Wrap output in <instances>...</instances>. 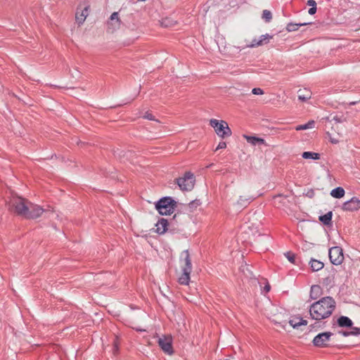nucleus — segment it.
<instances>
[{"label":"nucleus","mask_w":360,"mask_h":360,"mask_svg":"<svg viewBox=\"0 0 360 360\" xmlns=\"http://www.w3.org/2000/svg\"><path fill=\"white\" fill-rule=\"evenodd\" d=\"M335 309V301L331 297H323L310 306L309 313L314 320L320 321L329 317Z\"/></svg>","instance_id":"obj_1"},{"label":"nucleus","mask_w":360,"mask_h":360,"mask_svg":"<svg viewBox=\"0 0 360 360\" xmlns=\"http://www.w3.org/2000/svg\"><path fill=\"white\" fill-rule=\"evenodd\" d=\"M29 203L30 201L27 199L13 193L6 200V205L8 210L23 217L26 210L28 209Z\"/></svg>","instance_id":"obj_2"},{"label":"nucleus","mask_w":360,"mask_h":360,"mask_svg":"<svg viewBox=\"0 0 360 360\" xmlns=\"http://www.w3.org/2000/svg\"><path fill=\"white\" fill-rule=\"evenodd\" d=\"M176 206V202L171 197H164L155 204V208L161 215L172 214Z\"/></svg>","instance_id":"obj_3"},{"label":"nucleus","mask_w":360,"mask_h":360,"mask_svg":"<svg viewBox=\"0 0 360 360\" xmlns=\"http://www.w3.org/2000/svg\"><path fill=\"white\" fill-rule=\"evenodd\" d=\"M210 124L214 129L216 134L222 139L229 137L232 134L231 130L226 121L211 119Z\"/></svg>","instance_id":"obj_4"},{"label":"nucleus","mask_w":360,"mask_h":360,"mask_svg":"<svg viewBox=\"0 0 360 360\" xmlns=\"http://www.w3.org/2000/svg\"><path fill=\"white\" fill-rule=\"evenodd\" d=\"M188 216L184 214H175L169 221L171 232L181 231L188 221Z\"/></svg>","instance_id":"obj_5"},{"label":"nucleus","mask_w":360,"mask_h":360,"mask_svg":"<svg viewBox=\"0 0 360 360\" xmlns=\"http://www.w3.org/2000/svg\"><path fill=\"white\" fill-rule=\"evenodd\" d=\"M177 184L182 191H191L194 186L195 179L193 174L188 172L184 177L177 179Z\"/></svg>","instance_id":"obj_6"},{"label":"nucleus","mask_w":360,"mask_h":360,"mask_svg":"<svg viewBox=\"0 0 360 360\" xmlns=\"http://www.w3.org/2000/svg\"><path fill=\"white\" fill-rule=\"evenodd\" d=\"M158 342V345L165 353L169 355L173 354L172 338L171 335H162L160 337Z\"/></svg>","instance_id":"obj_7"},{"label":"nucleus","mask_w":360,"mask_h":360,"mask_svg":"<svg viewBox=\"0 0 360 360\" xmlns=\"http://www.w3.org/2000/svg\"><path fill=\"white\" fill-rule=\"evenodd\" d=\"M46 211L41 207L30 202L28 209L26 210L24 217L26 219H36L39 217Z\"/></svg>","instance_id":"obj_8"},{"label":"nucleus","mask_w":360,"mask_h":360,"mask_svg":"<svg viewBox=\"0 0 360 360\" xmlns=\"http://www.w3.org/2000/svg\"><path fill=\"white\" fill-rule=\"evenodd\" d=\"M333 335L331 332H323L319 333L316 335L313 340V344L314 346L318 347H327L328 342L330 340V337Z\"/></svg>","instance_id":"obj_9"},{"label":"nucleus","mask_w":360,"mask_h":360,"mask_svg":"<svg viewBox=\"0 0 360 360\" xmlns=\"http://www.w3.org/2000/svg\"><path fill=\"white\" fill-rule=\"evenodd\" d=\"M329 258L332 264L335 265L340 264L344 259L342 250L338 246L330 248Z\"/></svg>","instance_id":"obj_10"},{"label":"nucleus","mask_w":360,"mask_h":360,"mask_svg":"<svg viewBox=\"0 0 360 360\" xmlns=\"http://www.w3.org/2000/svg\"><path fill=\"white\" fill-rule=\"evenodd\" d=\"M342 209L347 212H354L360 209V199L353 197L343 203Z\"/></svg>","instance_id":"obj_11"},{"label":"nucleus","mask_w":360,"mask_h":360,"mask_svg":"<svg viewBox=\"0 0 360 360\" xmlns=\"http://www.w3.org/2000/svg\"><path fill=\"white\" fill-rule=\"evenodd\" d=\"M181 258L184 259V265L182 267V271L185 272H191L192 264L188 250H184L181 254Z\"/></svg>","instance_id":"obj_12"},{"label":"nucleus","mask_w":360,"mask_h":360,"mask_svg":"<svg viewBox=\"0 0 360 360\" xmlns=\"http://www.w3.org/2000/svg\"><path fill=\"white\" fill-rule=\"evenodd\" d=\"M156 232L160 234H163L166 231H169V224L167 219L164 218L160 219L155 224Z\"/></svg>","instance_id":"obj_13"},{"label":"nucleus","mask_w":360,"mask_h":360,"mask_svg":"<svg viewBox=\"0 0 360 360\" xmlns=\"http://www.w3.org/2000/svg\"><path fill=\"white\" fill-rule=\"evenodd\" d=\"M289 323L293 328L299 329L300 326H307V321L300 317H294L289 321Z\"/></svg>","instance_id":"obj_14"},{"label":"nucleus","mask_w":360,"mask_h":360,"mask_svg":"<svg viewBox=\"0 0 360 360\" xmlns=\"http://www.w3.org/2000/svg\"><path fill=\"white\" fill-rule=\"evenodd\" d=\"M88 8V6H86L83 10H82L81 13L79 11L76 13L75 19L79 25H81L84 22L86 16L89 14Z\"/></svg>","instance_id":"obj_15"},{"label":"nucleus","mask_w":360,"mask_h":360,"mask_svg":"<svg viewBox=\"0 0 360 360\" xmlns=\"http://www.w3.org/2000/svg\"><path fill=\"white\" fill-rule=\"evenodd\" d=\"M244 138L248 143H251L253 146L264 144L265 142L263 139L256 136L244 135Z\"/></svg>","instance_id":"obj_16"},{"label":"nucleus","mask_w":360,"mask_h":360,"mask_svg":"<svg viewBox=\"0 0 360 360\" xmlns=\"http://www.w3.org/2000/svg\"><path fill=\"white\" fill-rule=\"evenodd\" d=\"M311 96V92L307 89H300L298 91V98L302 101H307Z\"/></svg>","instance_id":"obj_17"},{"label":"nucleus","mask_w":360,"mask_h":360,"mask_svg":"<svg viewBox=\"0 0 360 360\" xmlns=\"http://www.w3.org/2000/svg\"><path fill=\"white\" fill-rule=\"evenodd\" d=\"M338 324L340 327H352V321L347 316H340L338 321Z\"/></svg>","instance_id":"obj_18"},{"label":"nucleus","mask_w":360,"mask_h":360,"mask_svg":"<svg viewBox=\"0 0 360 360\" xmlns=\"http://www.w3.org/2000/svg\"><path fill=\"white\" fill-rule=\"evenodd\" d=\"M310 266L313 271H317L323 268V263L319 260L311 259L310 261Z\"/></svg>","instance_id":"obj_19"},{"label":"nucleus","mask_w":360,"mask_h":360,"mask_svg":"<svg viewBox=\"0 0 360 360\" xmlns=\"http://www.w3.org/2000/svg\"><path fill=\"white\" fill-rule=\"evenodd\" d=\"M345 190L342 187H337L330 192L331 196L335 198H341L345 195Z\"/></svg>","instance_id":"obj_20"},{"label":"nucleus","mask_w":360,"mask_h":360,"mask_svg":"<svg viewBox=\"0 0 360 360\" xmlns=\"http://www.w3.org/2000/svg\"><path fill=\"white\" fill-rule=\"evenodd\" d=\"M254 199L252 196H240L237 204L240 207L247 206Z\"/></svg>","instance_id":"obj_21"},{"label":"nucleus","mask_w":360,"mask_h":360,"mask_svg":"<svg viewBox=\"0 0 360 360\" xmlns=\"http://www.w3.org/2000/svg\"><path fill=\"white\" fill-rule=\"evenodd\" d=\"M321 287L318 285H314L311 287L310 290V297L313 300H316L318 298L321 293Z\"/></svg>","instance_id":"obj_22"},{"label":"nucleus","mask_w":360,"mask_h":360,"mask_svg":"<svg viewBox=\"0 0 360 360\" xmlns=\"http://www.w3.org/2000/svg\"><path fill=\"white\" fill-rule=\"evenodd\" d=\"M314 126H315V122L314 120H310L304 124L297 125L295 127V129L297 131L306 130V129H312L314 127Z\"/></svg>","instance_id":"obj_23"},{"label":"nucleus","mask_w":360,"mask_h":360,"mask_svg":"<svg viewBox=\"0 0 360 360\" xmlns=\"http://www.w3.org/2000/svg\"><path fill=\"white\" fill-rule=\"evenodd\" d=\"M273 36L270 35L269 34H265L260 36L259 39H258V42L256 43V44H259L260 46L266 44L269 42V40L272 39Z\"/></svg>","instance_id":"obj_24"},{"label":"nucleus","mask_w":360,"mask_h":360,"mask_svg":"<svg viewBox=\"0 0 360 360\" xmlns=\"http://www.w3.org/2000/svg\"><path fill=\"white\" fill-rule=\"evenodd\" d=\"M190 274H191V272L183 271L182 275L179 278V283H181L182 285L188 284V282L190 281Z\"/></svg>","instance_id":"obj_25"},{"label":"nucleus","mask_w":360,"mask_h":360,"mask_svg":"<svg viewBox=\"0 0 360 360\" xmlns=\"http://www.w3.org/2000/svg\"><path fill=\"white\" fill-rule=\"evenodd\" d=\"M308 25V23H292V22H290L286 26V30L288 31V32H293V31H296L299 29L300 27L301 26H303V25Z\"/></svg>","instance_id":"obj_26"},{"label":"nucleus","mask_w":360,"mask_h":360,"mask_svg":"<svg viewBox=\"0 0 360 360\" xmlns=\"http://www.w3.org/2000/svg\"><path fill=\"white\" fill-rule=\"evenodd\" d=\"M302 156L304 159L319 160L320 158V154L314 152H304Z\"/></svg>","instance_id":"obj_27"},{"label":"nucleus","mask_w":360,"mask_h":360,"mask_svg":"<svg viewBox=\"0 0 360 360\" xmlns=\"http://www.w3.org/2000/svg\"><path fill=\"white\" fill-rule=\"evenodd\" d=\"M332 216H333L332 212H328L326 214L320 216L319 220L324 224L328 225L331 221Z\"/></svg>","instance_id":"obj_28"},{"label":"nucleus","mask_w":360,"mask_h":360,"mask_svg":"<svg viewBox=\"0 0 360 360\" xmlns=\"http://www.w3.org/2000/svg\"><path fill=\"white\" fill-rule=\"evenodd\" d=\"M110 25H113L115 28H118L120 27V20L118 18V13L117 12H114L112 13L110 16Z\"/></svg>","instance_id":"obj_29"},{"label":"nucleus","mask_w":360,"mask_h":360,"mask_svg":"<svg viewBox=\"0 0 360 360\" xmlns=\"http://www.w3.org/2000/svg\"><path fill=\"white\" fill-rule=\"evenodd\" d=\"M262 18L265 22H269L272 19V13L269 10H264Z\"/></svg>","instance_id":"obj_30"},{"label":"nucleus","mask_w":360,"mask_h":360,"mask_svg":"<svg viewBox=\"0 0 360 360\" xmlns=\"http://www.w3.org/2000/svg\"><path fill=\"white\" fill-rule=\"evenodd\" d=\"M285 256L286 257V258L288 259L289 262H290L292 264L295 263V255L293 253H292L290 252H288L285 253Z\"/></svg>","instance_id":"obj_31"},{"label":"nucleus","mask_w":360,"mask_h":360,"mask_svg":"<svg viewBox=\"0 0 360 360\" xmlns=\"http://www.w3.org/2000/svg\"><path fill=\"white\" fill-rule=\"evenodd\" d=\"M332 120H334L336 123H341L345 121V118L342 115H335L333 117Z\"/></svg>","instance_id":"obj_32"},{"label":"nucleus","mask_w":360,"mask_h":360,"mask_svg":"<svg viewBox=\"0 0 360 360\" xmlns=\"http://www.w3.org/2000/svg\"><path fill=\"white\" fill-rule=\"evenodd\" d=\"M252 93L255 95H262L264 94V91L260 88H254L252 90Z\"/></svg>","instance_id":"obj_33"},{"label":"nucleus","mask_w":360,"mask_h":360,"mask_svg":"<svg viewBox=\"0 0 360 360\" xmlns=\"http://www.w3.org/2000/svg\"><path fill=\"white\" fill-rule=\"evenodd\" d=\"M198 205H200L198 200H193L188 204L191 209L196 208Z\"/></svg>","instance_id":"obj_34"},{"label":"nucleus","mask_w":360,"mask_h":360,"mask_svg":"<svg viewBox=\"0 0 360 360\" xmlns=\"http://www.w3.org/2000/svg\"><path fill=\"white\" fill-rule=\"evenodd\" d=\"M351 335H357L360 334V328L354 327L350 331Z\"/></svg>","instance_id":"obj_35"},{"label":"nucleus","mask_w":360,"mask_h":360,"mask_svg":"<svg viewBox=\"0 0 360 360\" xmlns=\"http://www.w3.org/2000/svg\"><path fill=\"white\" fill-rule=\"evenodd\" d=\"M257 42H258V39H254L252 40V41L251 42V44H250L247 45V46H248V47H250V48H254V47H256V46H259L260 45H259V44H256V43H257Z\"/></svg>","instance_id":"obj_36"},{"label":"nucleus","mask_w":360,"mask_h":360,"mask_svg":"<svg viewBox=\"0 0 360 360\" xmlns=\"http://www.w3.org/2000/svg\"><path fill=\"white\" fill-rule=\"evenodd\" d=\"M226 147V142L224 141H221L219 142V143L218 144L216 150H219V149H224Z\"/></svg>","instance_id":"obj_37"},{"label":"nucleus","mask_w":360,"mask_h":360,"mask_svg":"<svg viewBox=\"0 0 360 360\" xmlns=\"http://www.w3.org/2000/svg\"><path fill=\"white\" fill-rule=\"evenodd\" d=\"M143 117L146 119H148L149 120H154V117L151 113L146 112V114L143 115Z\"/></svg>","instance_id":"obj_38"},{"label":"nucleus","mask_w":360,"mask_h":360,"mask_svg":"<svg viewBox=\"0 0 360 360\" xmlns=\"http://www.w3.org/2000/svg\"><path fill=\"white\" fill-rule=\"evenodd\" d=\"M307 4L311 7H316V3L314 0H308Z\"/></svg>","instance_id":"obj_39"},{"label":"nucleus","mask_w":360,"mask_h":360,"mask_svg":"<svg viewBox=\"0 0 360 360\" xmlns=\"http://www.w3.org/2000/svg\"><path fill=\"white\" fill-rule=\"evenodd\" d=\"M162 25L165 27H168V26H170L172 25V24L170 23L169 22V20L166 18L165 20H162Z\"/></svg>","instance_id":"obj_40"},{"label":"nucleus","mask_w":360,"mask_h":360,"mask_svg":"<svg viewBox=\"0 0 360 360\" xmlns=\"http://www.w3.org/2000/svg\"><path fill=\"white\" fill-rule=\"evenodd\" d=\"M316 12V7H311L309 11H308V13L310 14V15H314L315 14V13Z\"/></svg>","instance_id":"obj_41"},{"label":"nucleus","mask_w":360,"mask_h":360,"mask_svg":"<svg viewBox=\"0 0 360 360\" xmlns=\"http://www.w3.org/2000/svg\"><path fill=\"white\" fill-rule=\"evenodd\" d=\"M330 142H331V143H338V142H339V140H338V139H335V138H333V137H331V136H330Z\"/></svg>","instance_id":"obj_42"},{"label":"nucleus","mask_w":360,"mask_h":360,"mask_svg":"<svg viewBox=\"0 0 360 360\" xmlns=\"http://www.w3.org/2000/svg\"><path fill=\"white\" fill-rule=\"evenodd\" d=\"M264 290L266 292H268L270 290V285L269 283H266V285L264 286Z\"/></svg>","instance_id":"obj_43"},{"label":"nucleus","mask_w":360,"mask_h":360,"mask_svg":"<svg viewBox=\"0 0 360 360\" xmlns=\"http://www.w3.org/2000/svg\"><path fill=\"white\" fill-rule=\"evenodd\" d=\"M340 333H342V335H344L345 337L351 335L350 332L342 331V332H340Z\"/></svg>","instance_id":"obj_44"},{"label":"nucleus","mask_w":360,"mask_h":360,"mask_svg":"<svg viewBox=\"0 0 360 360\" xmlns=\"http://www.w3.org/2000/svg\"><path fill=\"white\" fill-rule=\"evenodd\" d=\"M117 350V345L116 342H115V349H114V352H115Z\"/></svg>","instance_id":"obj_45"},{"label":"nucleus","mask_w":360,"mask_h":360,"mask_svg":"<svg viewBox=\"0 0 360 360\" xmlns=\"http://www.w3.org/2000/svg\"><path fill=\"white\" fill-rule=\"evenodd\" d=\"M311 193H313V191H311V193H309V197H311Z\"/></svg>","instance_id":"obj_46"},{"label":"nucleus","mask_w":360,"mask_h":360,"mask_svg":"<svg viewBox=\"0 0 360 360\" xmlns=\"http://www.w3.org/2000/svg\"><path fill=\"white\" fill-rule=\"evenodd\" d=\"M311 193H313V191H311V193H309V197H311Z\"/></svg>","instance_id":"obj_47"},{"label":"nucleus","mask_w":360,"mask_h":360,"mask_svg":"<svg viewBox=\"0 0 360 360\" xmlns=\"http://www.w3.org/2000/svg\"><path fill=\"white\" fill-rule=\"evenodd\" d=\"M311 193H313V191H311V193H309V197H311Z\"/></svg>","instance_id":"obj_48"},{"label":"nucleus","mask_w":360,"mask_h":360,"mask_svg":"<svg viewBox=\"0 0 360 360\" xmlns=\"http://www.w3.org/2000/svg\"><path fill=\"white\" fill-rule=\"evenodd\" d=\"M117 155H118L119 157H120V158L122 157V155H121V154H120V153H118V154H117Z\"/></svg>","instance_id":"obj_49"},{"label":"nucleus","mask_w":360,"mask_h":360,"mask_svg":"<svg viewBox=\"0 0 360 360\" xmlns=\"http://www.w3.org/2000/svg\"><path fill=\"white\" fill-rule=\"evenodd\" d=\"M355 103H356V102H352V103H351V104H352V105H354V104H355Z\"/></svg>","instance_id":"obj_50"}]
</instances>
